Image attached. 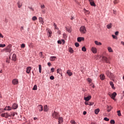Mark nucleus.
<instances>
[{
  "mask_svg": "<svg viewBox=\"0 0 124 124\" xmlns=\"http://www.w3.org/2000/svg\"><path fill=\"white\" fill-rule=\"evenodd\" d=\"M71 124H76V122H75V121H74V120H72V121H71Z\"/></svg>",
  "mask_w": 124,
  "mask_h": 124,
  "instance_id": "obj_53",
  "label": "nucleus"
},
{
  "mask_svg": "<svg viewBox=\"0 0 124 124\" xmlns=\"http://www.w3.org/2000/svg\"><path fill=\"white\" fill-rule=\"evenodd\" d=\"M21 48H25V44H21Z\"/></svg>",
  "mask_w": 124,
  "mask_h": 124,
  "instance_id": "obj_54",
  "label": "nucleus"
},
{
  "mask_svg": "<svg viewBox=\"0 0 124 124\" xmlns=\"http://www.w3.org/2000/svg\"><path fill=\"white\" fill-rule=\"evenodd\" d=\"M79 31L81 33H86L87 32V29L85 26H82L80 28Z\"/></svg>",
  "mask_w": 124,
  "mask_h": 124,
  "instance_id": "obj_1",
  "label": "nucleus"
},
{
  "mask_svg": "<svg viewBox=\"0 0 124 124\" xmlns=\"http://www.w3.org/2000/svg\"><path fill=\"white\" fill-rule=\"evenodd\" d=\"M108 77L109 78H110V79H113L114 78V75L110 73L109 75L108 76Z\"/></svg>",
  "mask_w": 124,
  "mask_h": 124,
  "instance_id": "obj_28",
  "label": "nucleus"
},
{
  "mask_svg": "<svg viewBox=\"0 0 124 124\" xmlns=\"http://www.w3.org/2000/svg\"><path fill=\"white\" fill-rule=\"evenodd\" d=\"M115 35H119V31H116L115 32Z\"/></svg>",
  "mask_w": 124,
  "mask_h": 124,
  "instance_id": "obj_57",
  "label": "nucleus"
},
{
  "mask_svg": "<svg viewBox=\"0 0 124 124\" xmlns=\"http://www.w3.org/2000/svg\"><path fill=\"white\" fill-rule=\"evenodd\" d=\"M38 109H39V111L40 112L43 111V106H42V105H39L38 106Z\"/></svg>",
  "mask_w": 124,
  "mask_h": 124,
  "instance_id": "obj_13",
  "label": "nucleus"
},
{
  "mask_svg": "<svg viewBox=\"0 0 124 124\" xmlns=\"http://www.w3.org/2000/svg\"><path fill=\"white\" fill-rule=\"evenodd\" d=\"M21 31H24V27L22 26L20 28Z\"/></svg>",
  "mask_w": 124,
  "mask_h": 124,
  "instance_id": "obj_60",
  "label": "nucleus"
},
{
  "mask_svg": "<svg viewBox=\"0 0 124 124\" xmlns=\"http://www.w3.org/2000/svg\"><path fill=\"white\" fill-rule=\"evenodd\" d=\"M9 117H15V113H11V114H9Z\"/></svg>",
  "mask_w": 124,
  "mask_h": 124,
  "instance_id": "obj_46",
  "label": "nucleus"
},
{
  "mask_svg": "<svg viewBox=\"0 0 124 124\" xmlns=\"http://www.w3.org/2000/svg\"><path fill=\"white\" fill-rule=\"evenodd\" d=\"M33 120L34 121H36V120H37V117H34Z\"/></svg>",
  "mask_w": 124,
  "mask_h": 124,
  "instance_id": "obj_63",
  "label": "nucleus"
},
{
  "mask_svg": "<svg viewBox=\"0 0 124 124\" xmlns=\"http://www.w3.org/2000/svg\"><path fill=\"white\" fill-rule=\"evenodd\" d=\"M61 71H62V69H58L57 70V73H59V74H61V73L60 72H61Z\"/></svg>",
  "mask_w": 124,
  "mask_h": 124,
  "instance_id": "obj_40",
  "label": "nucleus"
},
{
  "mask_svg": "<svg viewBox=\"0 0 124 124\" xmlns=\"http://www.w3.org/2000/svg\"><path fill=\"white\" fill-rule=\"evenodd\" d=\"M6 50H7V52L10 53V52H11V48H10V46H8L6 48Z\"/></svg>",
  "mask_w": 124,
  "mask_h": 124,
  "instance_id": "obj_29",
  "label": "nucleus"
},
{
  "mask_svg": "<svg viewBox=\"0 0 124 124\" xmlns=\"http://www.w3.org/2000/svg\"><path fill=\"white\" fill-rule=\"evenodd\" d=\"M12 83L13 85H18V83H19V80L16 78H15L13 79Z\"/></svg>",
  "mask_w": 124,
  "mask_h": 124,
  "instance_id": "obj_6",
  "label": "nucleus"
},
{
  "mask_svg": "<svg viewBox=\"0 0 124 124\" xmlns=\"http://www.w3.org/2000/svg\"><path fill=\"white\" fill-rule=\"evenodd\" d=\"M108 50L109 53H113V49H112L111 47H108Z\"/></svg>",
  "mask_w": 124,
  "mask_h": 124,
  "instance_id": "obj_23",
  "label": "nucleus"
},
{
  "mask_svg": "<svg viewBox=\"0 0 124 124\" xmlns=\"http://www.w3.org/2000/svg\"><path fill=\"white\" fill-rule=\"evenodd\" d=\"M32 90H33V91H36V90H37V85H35L33 86V88H32Z\"/></svg>",
  "mask_w": 124,
  "mask_h": 124,
  "instance_id": "obj_34",
  "label": "nucleus"
},
{
  "mask_svg": "<svg viewBox=\"0 0 124 124\" xmlns=\"http://www.w3.org/2000/svg\"><path fill=\"white\" fill-rule=\"evenodd\" d=\"M104 120V121H106V122H109V119L107 117H105Z\"/></svg>",
  "mask_w": 124,
  "mask_h": 124,
  "instance_id": "obj_47",
  "label": "nucleus"
},
{
  "mask_svg": "<svg viewBox=\"0 0 124 124\" xmlns=\"http://www.w3.org/2000/svg\"><path fill=\"white\" fill-rule=\"evenodd\" d=\"M53 26L56 30H58V28L57 27V25H56V23H54Z\"/></svg>",
  "mask_w": 124,
  "mask_h": 124,
  "instance_id": "obj_51",
  "label": "nucleus"
},
{
  "mask_svg": "<svg viewBox=\"0 0 124 124\" xmlns=\"http://www.w3.org/2000/svg\"><path fill=\"white\" fill-rule=\"evenodd\" d=\"M87 81L88 82H89V83H91L92 82V79L89 78L87 79Z\"/></svg>",
  "mask_w": 124,
  "mask_h": 124,
  "instance_id": "obj_50",
  "label": "nucleus"
},
{
  "mask_svg": "<svg viewBox=\"0 0 124 124\" xmlns=\"http://www.w3.org/2000/svg\"><path fill=\"white\" fill-rule=\"evenodd\" d=\"M91 50H92V52H93V54H96V53L97 52V49H96V48H95L94 47H92L91 48Z\"/></svg>",
  "mask_w": 124,
  "mask_h": 124,
  "instance_id": "obj_8",
  "label": "nucleus"
},
{
  "mask_svg": "<svg viewBox=\"0 0 124 124\" xmlns=\"http://www.w3.org/2000/svg\"><path fill=\"white\" fill-rule=\"evenodd\" d=\"M50 80H54L55 79V77H54V76H51L50 77Z\"/></svg>",
  "mask_w": 124,
  "mask_h": 124,
  "instance_id": "obj_49",
  "label": "nucleus"
},
{
  "mask_svg": "<svg viewBox=\"0 0 124 124\" xmlns=\"http://www.w3.org/2000/svg\"><path fill=\"white\" fill-rule=\"evenodd\" d=\"M39 21L40 23H42V25L44 24V20H43V18L41 17H39Z\"/></svg>",
  "mask_w": 124,
  "mask_h": 124,
  "instance_id": "obj_17",
  "label": "nucleus"
},
{
  "mask_svg": "<svg viewBox=\"0 0 124 124\" xmlns=\"http://www.w3.org/2000/svg\"><path fill=\"white\" fill-rule=\"evenodd\" d=\"M94 43L96 45H97L98 46H100L102 45V44L101 42H99L97 41H95Z\"/></svg>",
  "mask_w": 124,
  "mask_h": 124,
  "instance_id": "obj_20",
  "label": "nucleus"
},
{
  "mask_svg": "<svg viewBox=\"0 0 124 124\" xmlns=\"http://www.w3.org/2000/svg\"><path fill=\"white\" fill-rule=\"evenodd\" d=\"M42 70V67L41 66V65H39V73H41Z\"/></svg>",
  "mask_w": 124,
  "mask_h": 124,
  "instance_id": "obj_33",
  "label": "nucleus"
},
{
  "mask_svg": "<svg viewBox=\"0 0 124 124\" xmlns=\"http://www.w3.org/2000/svg\"><path fill=\"white\" fill-rule=\"evenodd\" d=\"M89 1L90 2V3L92 6H95V3H94V2H93V0H89Z\"/></svg>",
  "mask_w": 124,
  "mask_h": 124,
  "instance_id": "obj_15",
  "label": "nucleus"
},
{
  "mask_svg": "<svg viewBox=\"0 0 124 124\" xmlns=\"http://www.w3.org/2000/svg\"><path fill=\"white\" fill-rule=\"evenodd\" d=\"M121 44L124 46V42L123 41H122L121 42Z\"/></svg>",
  "mask_w": 124,
  "mask_h": 124,
  "instance_id": "obj_64",
  "label": "nucleus"
},
{
  "mask_svg": "<svg viewBox=\"0 0 124 124\" xmlns=\"http://www.w3.org/2000/svg\"><path fill=\"white\" fill-rule=\"evenodd\" d=\"M108 95L112 98V99H115L116 96H117V93L114 92L112 94L110 93H108Z\"/></svg>",
  "mask_w": 124,
  "mask_h": 124,
  "instance_id": "obj_2",
  "label": "nucleus"
},
{
  "mask_svg": "<svg viewBox=\"0 0 124 124\" xmlns=\"http://www.w3.org/2000/svg\"><path fill=\"white\" fill-rule=\"evenodd\" d=\"M7 110L8 111H10V110H11V109H12V108H11V107L10 106H8L7 107Z\"/></svg>",
  "mask_w": 124,
  "mask_h": 124,
  "instance_id": "obj_45",
  "label": "nucleus"
},
{
  "mask_svg": "<svg viewBox=\"0 0 124 124\" xmlns=\"http://www.w3.org/2000/svg\"><path fill=\"white\" fill-rule=\"evenodd\" d=\"M109 84H110V86H111L112 89H113V90H115V87H114V83H113V82L110 81L109 82Z\"/></svg>",
  "mask_w": 124,
  "mask_h": 124,
  "instance_id": "obj_27",
  "label": "nucleus"
},
{
  "mask_svg": "<svg viewBox=\"0 0 124 124\" xmlns=\"http://www.w3.org/2000/svg\"><path fill=\"white\" fill-rule=\"evenodd\" d=\"M53 118H55V119H58L59 118V113L56 111H54L52 113Z\"/></svg>",
  "mask_w": 124,
  "mask_h": 124,
  "instance_id": "obj_5",
  "label": "nucleus"
},
{
  "mask_svg": "<svg viewBox=\"0 0 124 124\" xmlns=\"http://www.w3.org/2000/svg\"><path fill=\"white\" fill-rule=\"evenodd\" d=\"M29 9L32 10V11H33V8H32V7H29Z\"/></svg>",
  "mask_w": 124,
  "mask_h": 124,
  "instance_id": "obj_61",
  "label": "nucleus"
},
{
  "mask_svg": "<svg viewBox=\"0 0 124 124\" xmlns=\"http://www.w3.org/2000/svg\"><path fill=\"white\" fill-rule=\"evenodd\" d=\"M31 67L30 66L27 67L26 68V73L30 74L31 73Z\"/></svg>",
  "mask_w": 124,
  "mask_h": 124,
  "instance_id": "obj_10",
  "label": "nucleus"
},
{
  "mask_svg": "<svg viewBox=\"0 0 124 124\" xmlns=\"http://www.w3.org/2000/svg\"><path fill=\"white\" fill-rule=\"evenodd\" d=\"M16 60L17 56H16V54H13L12 57V61H13V62H16Z\"/></svg>",
  "mask_w": 124,
  "mask_h": 124,
  "instance_id": "obj_9",
  "label": "nucleus"
},
{
  "mask_svg": "<svg viewBox=\"0 0 124 124\" xmlns=\"http://www.w3.org/2000/svg\"><path fill=\"white\" fill-rule=\"evenodd\" d=\"M117 115L119 116V117H120V116H122V114L121 113V110L117 111Z\"/></svg>",
  "mask_w": 124,
  "mask_h": 124,
  "instance_id": "obj_36",
  "label": "nucleus"
},
{
  "mask_svg": "<svg viewBox=\"0 0 124 124\" xmlns=\"http://www.w3.org/2000/svg\"><path fill=\"white\" fill-rule=\"evenodd\" d=\"M110 73H111L109 72V71H107L106 72V75H107V76L108 77L109 75H110Z\"/></svg>",
  "mask_w": 124,
  "mask_h": 124,
  "instance_id": "obj_38",
  "label": "nucleus"
},
{
  "mask_svg": "<svg viewBox=\"0 0 124 124\" xmlns=\"http://www.w3.org/2000/svg\"><path fill=\"white\" fill-rule=\"evenodd\" d=\"M41 8H42V9H44V8H45V6L44 5H42L41 6Z\"/></svg>",
  "mask_w": 124,
  "mask_h": 124,
  "instance_id": "obj_55",
  "label": "nucleus"
},
{
  "mask_svg": "<svg viewBox=\"0 0 124 124\" xmlns=\"http://www.w3.org/2000/svg\"><path fill=\"white\" fill-rule=\"evenodd\" d=\"M17 5H18V8H21V7H22V3H21L20 1H18L17 2Z\"/></svg>",
  "mask_w": 124,
  "mask_h": 124,
  "instance_id": "obj_24",
  "label": "nucleus"
},
{
  "mask_svg": "<svg viewBox=\"0 0 124 124\" xmlns=\"http://www.w3.org/2000/svg\"><path fill=\"white\" fill-rule=\"evenodd\" d=\"M113 26V24L112 23H109L108 25H107V29H110Z\"/></svg>",
  "mask_w": 124,
  "mask_h": 124,
  "instance_id": "obj_21",
  "label": "nucleus"
},
{
  "mask_svg": "<svg viewBox=\"0 0 124 124\" xmlns=\"http://www.w3.org/2000/svg\"><path fill=\"white\" fill-rule=\"evenodd\" d=\"M75 45L76 47H79V43H76L75 44Z\"/></svg>",
  "mask_w": 124,
  "mask_h": 124,
  "instance_id": "obj_52",
  "label": "nucleus"
},
{
  "mask_svg": "<svg viewBox=\"0 0 124 124\" xmlns=\"http://www.w3.org/2000/svg\"><path fill=\"white\" fill-rule=\"evenodd\" d=\"M57 59V57L56 56H51L50 57L49 60L51 61V62H54Z\"/></svg>",
  "mask_w": 124,
  "mask_h": 124,
  "instance_id": "obj_18",
  "label": "nucleus"
},
{
  "mask_svg": "<svg viewBox=\"0 0 124 124\" xmlns=\"http://www.w3.org/2000/svg\"><path fill=\"white\" fill-rule=\"evenodd\" d=\"M84 13H85V14H86V15H89V14H90V11L84 10Z\"/></svg>",
  "mask_w": 124,
  "mask_h": 124,
  "instance_id": "obj_35",
  "label": "nucleus"
},
{
  "mask_svg": "<svg viewBox=\"0 0 124 124\" xmlns=\"http://www.w3.org/2000/svg\"><path fill=\"white\" fill-rule=\"evenodd\" d=\"M110 124H115V120H110Z\"/></svg>",
  "mask_w": 124,
  "mask_h": 124,
  "instance_id": "obj_48",
  "label": "nucleus"
},
{
  "mask_svg": "<svg viewBox=\"0 0 124 124\" xmlns=\"http://www.w3.org/2000/svg\"><path fill=\"white\" fill-rule=\"evenodd\" d=\"M100 78L101 80H104V79H105V76L103 74H101L100 76Z\"/></svg>",
  "mask_w": 124,
  "mask_h": 124,
  "instance_id": "obj_22",
  "label": "nucleus"
},
{
  "mask_svg": "<svg viewBox=\"0 0 124 124\" xmlns=\"http://www.w3.org/2000/svg\"><path fill=\"white\" fill-rule=\"evenodd\" d=\"M85 105H89V106H92L93 105V102H85Z\"/></svg>",
  "mask_w": 124,
  "mask_h": 124,
  "instance_id": "obj_14",
  "label": "nucleus"
},
{
  "mask_svg": "<svg viewBox=\"0 0 124 124\" xmlns=\"http://www.w3.org/2000/svg\"><path fill=\"white\" fill-rule=\"evenodd\" d=\"M47 34L48 35V37L51 36V34H52V31H50V30H47Z\"/></svg>",
  "mask_w": 124,
  "mask_h": 124,
  "instance_id": "obj_30",
  "label": "nucleus"
},
{
  "mask_svg": "<svg viewBox=\"0 0 124 124\" xmlns=\"http://www.w3.org/2000/svg\"><path fill=\"white\" fill-rule=\"evenodd\" d=\"M5 47V44H0V47L3 48Z\"/></svg>",
  "mask_w": 124,
  "mask_h": 124,
  "instance_id": "obj_43",
  "label": "nucleus"
},
{
  "mask_svg": "<svg viewBox=\"0 0 124 124\" xmlns=\"http://www.w3.org/2000/svg\"><path fill=\"white\" fill-rule=\"evenodd\" d=\"M68 50L69 52H70V53H71V54H73V53H74V50H73V49L71 47H69Z\"/></svg>",
  "mask_w": 124,
  "mask_h": 124,
  "instance_id": "obj_26",
  "label": "nucleus"
},
{
  "mask_svg": "<svg viewBox=\"0 0 124 124\" xmlns=\"http://www.w3.org/2000/svg\"><path fill=\"white\" fill-rule=\"evenodd\" d=\"M99 111H100V109H99V108H97V109H95V114L97 115V114H98V113H99Z\"/></svg>",
  "mask_w": 124,
  "mask_h": 124,
  "instance_id": "obj_31",
  "label": "nucleus"
},
{
  "mask_svg": "<svg viewBox=\"0 0 124 124\" xmlns=\"http://www.w3.org/2000/svg\"><path fill=\"white\" fill-rule=\"evenodd\" d=\"M82 51H83V52H86V51H87V49L86 48L85 46H83L82 47Z\"/></svg>",
  "mask_w": 124,
  "mask_h": 124,
  "instance_id": "obj_37",
  "label": "nucleus"
},
{
  "mask_svg": "<svg viewBox=\"0 0 124 124\" xmlns=\"http://www.w3.org/2000/svg\"><path fill=\"white\" fill-rule=\"evenodd\" d=\"M112 36L113 38H114V39H118V37H117V36L115 35H112Z\"/></svg>",
  "mask_w": 124,
  "mask_h": 124,
  "instance_id": "obj_44",
  "label": "nucleus"
},
{
  "mask_svg": "<svg viewBox=\"0 0 124 124\" xmlns=\"http://www.w3.org/2000/svg\"><path fill=\"white\" fill-rule=\"evenodd\" d=\"M63 123V119L62 117H59L58 118V124H62Z\"/></svg>",
  "mask_w": 124,
  "mask_h": 124,
  "instance_id": "obj_7",
  "label": "nucleus"
},
{
  "mask_svg": "<svg viewBox=\"0 0 124 124\" xmlns=\"http://www.w3.org/2000/svg\"><path fill=\"white\" fill-rule=\"evenodd\" d=\"M91 98H92V96L90 95H89L87 97H84V100H85L86 101H89Z\"/></svg>",
  "mask_w": 124,
  "mask_h": 124,
  "instance_id": "obj_16",
  "label": "nucleus"
},
{
  "mask_svg": "<svg viewBox=\"0 0 124 124\" xmlns=\"http://www.w3.org/2000/svg\"><path fill=\"white\" fill-rule=\"evenodd\" d=\"M51 72H54L55 69L54 68H52L50 69Z\"/></svg>",
  "mask_w": 124,
  "mask_h": 124,
  "instance_id": "obj_56",
  "label": "nucleus"
},
{
  "mask_svg": "<svg viewBox=\"0 0 124 124\" xmlns=\"http://www.w3.org/2000/svg\"><path fill=\"white\" fill-rule=\"evenodd\" d=\"M1 117H3L4 118H6V119H7L8 118H9V116H10L9 114H8V113H1L0 114Z\"/></svg>",
  "mask_w": 124,
  "mask_h": 124,
  "instance_id": "obj_4",
  "label": "nucleus"
},
{
  "mask_svg": "<svg viewBox=\"0 0 124 124\" xmlns=\"http://www.w3.org/2000/svg\"><path fill=\"white\" fill-rule=\"evenodd\" d=\"M17 108H18V105L16 103H14L12 107V108L15 109H17Z\"/></svg>",
  "mask_w": 124,
  "mask_h": 124,
  "instance_id": "obj_12",
  "label": "nucleus"
},
{
  "mask_svg": "<svg viewBox=\"0 0 124 124\" xmlns=\"http://www.w3.org/2000/svg\"><path fill=\"white\" fill-rule=\"evenodd\" d=\"M112 107L111 106H108V109L107 111L108 112H110L111 110H112Z\"/></svg>",
  "mask_w": 124,
  "mask_h": 124,
  "instance_id": "obj_32",
  "label": "nucleus"
},
{
  "mask_svg": "<svg viewBox=\"0 0 124 124\" xmlns=\"http://www.w3.org/2000/svg\"><path fill=\"white\" fill-rule=\"evenodd\" d=\"M48 106L47 105H45L44 106V110L45 112H47V111H48Z\"/></svg>",
  "mask_w": 124,
  "mask_h": 124,
  "instance_id": "obj_25",
  "label": "nucleus"
},
{
  "mask_svg": "<svg viewBox=\"0 0 124 124\" xmlns=\"http://www.w3.org/2000/svg\"><path fill=\"white\" fill-rule=\"evenodd\" d=\"M0 37H1V38H3V35H2V34H1V33H0Z\"/></svg>",
  "mask_w": 124,
  "mask_h": 124,
  "instance_id": "obj_58",
  "label": "nucleus"
},
{
  "mask_svg": "<svg viewBox=\"0 0 124 124\" xmlns=\"http://www.w3.org/2000/svg\"><path fill=\"white\" fill-rule=\"evenodd\" d=\"M102 61L103 62H106V63H110V61H109V59L105 56L102 57Z\"/></svg>",
  "mask_w": 124,
  "mask_h": 124,
  "instance_id": "obj_3",
  "label": "nucleus"
},
{
  "mask_svg": "<svg viewBox=\"0 0 124 124\" xmlns=\"http://www.w3.org/2000/svg\"><path fill=\"white\" fill-rule=\"evenodd\" d=\"M47 65H48V66H51V63L50 62H48L47 63Z\"/></svg>",
  "mask_w": 124,
  "mask_h": 124,
  "instance_id": "obj_62",
  "label": "nucleus"
},
{
  "mask_svg": "<svg viewBox=\"0 0 124 124\" xmlns=\"http://www.w3.org/2000/svg\"><path fill=\"white\" fill-rule=\"evenodd\" d=\"M77 40L78 42H81V41H84V40H85V38H84V37H78L77 38Z\"/></svg>",
  "mask_w": 124,
  "mask_h": 124,
  "instance_id": "obj_11",
  "label": "nucleus"
},
{
  "mask_svg": "<svg viewBox=\"0 0 124 124\" xmlns=\"http://www.w3.org/2000/svg\"><path fill=\"white\" fill-rule=\"evenodd\" d=\"M114 4H117V3H118L119 0H114L113 1Z\"/></svg>",
  "mask_w": 124,
  "mask_h": 124,
  "instance_id": "obj_42",
  "label": "nucleus"
},
{
  "mask_svg": "<svg viewBox=\"0 0 124 124\" xmlns=\"http://www.w3.org/2000/svg\"><path fill=\"white\" fill-rule=\"evenodd\" d=\"M66 30L68 32H71V30L70 28H66Z\"/></svg>",
  "mask_w": 124,
  "mask_h": 124,
  "instance_id": "obj_41",
  "label": "nucleus"
},
{
  "mask_svg": "<svg viewBox=\"0 0 124 124\" xmlns=\"http://www.w3.org/2000/svg\"><path fill=\"white\" fill-rule=\"evenodd\" d=\"M67 74H68L69 76H72L73 74L72 73V72H71V71H70V70H68L67 71Z\"/></svg>",
  "mask_w": 124,
  "mask_h": 124,
  "instance_id": "obj_19",
  "label": "nucleus"
},
{
  "mask_svg": "<svg viewBox=\"0 0 124 124\" xmlns=\"http://www.w3.org/2000/svg\"><path fill=\"white\" fill-rule=\"evenodd\" d=\"M58 44H62V41L59 40V41H58Z\"/></svg>",
  "mask_w": 124,
  "mask_h": 124,
  "instance_id": "obj_59",
  "label": "nucleus"
},
{
  "mask_svg": "<svg viewBox=\"0 0 124 124\" xmlns=\"http://www.w3.org/2000/svg\"><path fill=\"white\" fill-rule=\"evenodd\" d=\"M32 20L33 21H35L36 20H37V17L35 16H34L32 17Z\"/></svg>",
  "mask_w": 124,
  "mask_h": 124,
  "instance_id": "obj_39",
  "label": "nucleus"
}]
</instances>
